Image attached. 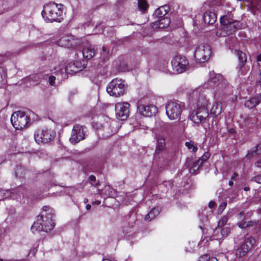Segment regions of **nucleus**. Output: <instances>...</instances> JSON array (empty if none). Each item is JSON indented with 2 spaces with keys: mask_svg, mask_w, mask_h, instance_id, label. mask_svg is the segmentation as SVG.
I'll return each mask as SVG.
<instances>
[{
  "mask_svg": "<svg viewBox=\"0 0 261 261\" xmlns=\"http://www.w3.org/2000/svg\"><path fill=\"white\" fill-rule=\"evenodd\" d=\"M237 56L239 60V66L240 68H243L247 61L246 54L242 51L238 50L237 52Z\"/></svg>",
  "mask_w": 261,
  "mask_h": 261,
  "instance_id": "a878e982",
  "label": "nucleus"
},
{
  "mask_svg": "<svg viewBox=\"0 0 261 261\" xmlns=\"http://www.w3.org/2000/svg\"><path fill=\"white\" fill-rule=\"evenodd\" d=\"M127 89V85L124 80L116 78L109 83L107 87V92L111 95L118 97L124 94Z\"/></svg>",
  "mask_w": 261,
  "mask_h": 261,
  "instance_id": "39448f33",
  "label": "nucleus"
},
{
  "mask_svg": "<svg viewBox=\"0 0 261 261\" xmlns=\"http://www.w3.org/2000/svg\"><path fill=\"white\" fill-rule=\"evenodd\" d=\"M211 54V49L207 44H201L195 49L194 58L196 62L204 63L208 60Z\"/></svg>",
  "mask_w": 261,
  "mask_h": 261,
  "instance_id": "1a4fd4ad",
  "label": "nucleus"
},
{
  "mask_svg": "<svg viewBox=\"0 0 261 261\" xmlns=\"http://www.w3.org/2000/svg\"><path fill=\"white\" fill-rule=\"evenodd\" d=\"M82 54L85 58L89 60L94 56L95 50L91 45H88L84 48Z\"/></svg>",
  "mask_w": 261,
  "mask_h": 261,
  "instance_id": "b1692460",
  "label": "nucleus"
},
{
  "mask_svg": "<svg viewBox=\"0 0 261 261\" xmlns=\"http://www.w3.org/2000/svg\"><path fill=\"white\" fill-rule=\"evenodd\" d=\"M210 85L212 87H217L218 90H223L227 85V82L220 74H217L214 71L210 72L208 79Z\"/></svg>",
  "mask_w": 261,
  "mask_h": 261,
  "instance_id": "9b49d317",
  "label": "nucleus"
},
{
  "mask_svg": "<svg viewBox=\"0 0 261 261\" xmlns=\"http://www.w3.org/2000/svg\"><path fill=\"white\" fill-rule=\"evenodd\" d=\"M59 43L62 46L74 48L81 44V41L74 36L67 35L61 37L59 40Z\"/></svg>",
  "mask_w": 261,
  "mask_h": 261,
  "instance_id": "f3484780",
  "label": "nucleus"
},
{
  "mask_svg": "<svg viewBox=\"0 0 261 261\" xmlns=\"http://www.w3.org/2000/svg\"><path fill=\"white\" fill-rule=\"evenodd\" d=\"M55 68V74L57 76L58 79L63 80L68 78V74H73L82 70L85 67L81 64L80 62L76 61L74 63H70L67 66L64 67L63 64L59 65V67Z\"/></svg>",
  "mask_w": 261,
  "mask_h": 261,
  "instance_id": "20e7f679",
  "label": "nucleus"
},
{
  "mask_svg": "<svg viewBox=\"0 0 261 261\" xmlns=\"http://www.w3.org/2000/svg\"><path fill=\"white\" fill-rule=\"evenodd\" d=\"M257 146L253 147L251 150L248 151L247 154V157L248 158L253 157L255 154L257 153Z\"/></svg>",
  "mask_w": 261,
  "mask_h": 261,
  "instance_id": "c9c22d12",
  "label": "nucleus"
},
{
  "mask_svg": "<svg viewBox=\"0 0 261 261\" xmlns=\"http://www.w3.org/2000/svg\"><path fill=\"white\" fill-rule=\"evenodd\" d=\"M156 210L157 211H161V210H159V208L158 207L157 208H153L152 209V210L150 212H154V211Z\"/></svg>",
  "mask_w": 261,
  "mask_h": 261,
  "instance_id": "603ef678",
  "label": "nucleus"
},
{
  "mask_svg": "<svg viewBox=\"0 0 261 261\" xmlns=\"http://www.w3.org/2000/svg\"><path fill=\"white\" fill-rule=\"evenodd\" d=\"M169 9V7L166 5L160 7L155 11L153 16L158 19L166 17L165 15L167 14Z\"/></svg>",
  "mask_w": 261,
  "mask_h": 261,
  "instance_id": "5701e85b",
  "label": "nucleus"
},
{
  "mask_svg": "<svg viewBox=\"0 0 261 261\" xmlns=\"http://www.w3.org/2000/svg\"><path fill=\"white\" fill-rule=\"evenodd\" d=\"M51 131L48 129H38L34 134V139L38 144L46 143L53 138Z\"/></svg>",
  "mask_w": 261,
  "mask_h": 261,
  "instance_id": "ddd939ff",
  "label": "nucleus"
},
{
  "mask_svg": "<svg viewBox=\"0 0 261 261\" xmlns=\"http://www.w3.org/2000/svg\"><path fill=\"white\" fill-rule=\"evenodd\" d=\"M202 164V161H201L200 160H198L193 163V165L190 168L189 170L190 172L193 174H196L197 173V171L199 169Z\"/></svg>",
  "mask_w": 261,
  "mask_h": 261,
  "instance_id": "c85d7f7f",
  "label": "nucleus"
},
{
  "mask_svg": "<svg viewBox=\"0 0 261 261\" xmlns=\"http://www.w3.org/2000/svg\"><path fill=\"white\" fill-rule=\"evenodd\" d=\"M84 128V126L80 125H75L73 126L71 137L69 139L71 143L73 144H76L85 139Z\"/></svg>",
  "mask_w": 261,
  "mask_h": 261,
  "instance_id": "4468645a",
  "label": "nucleus"
},
{
  "mask_svg": "<svg viewBox=\"0 0 261 261\" xmlns=\"http://www.w3.org/2000/svg\"><path fill=\"white\" fill-rule=\"evenodd\" d=\"M227 203L225 202H223L220 204L218 207V212H222L226 206Z\"/></svg>",
  "mask_w": 261,
  "mask_h": 261,
  "instance_id": "ea45409f",
  "label": "nucleus"
},
{
  "mask_svg": "<svg viewBox=\"0 0 261 261\" xmlns=\"http://www.w3.org/2000/svg\"><path fill=\"white\" fill-rule=\"evenodd\" d=\"M210 156V154L208 152H206L198 160H200L201 161H202L203 163V162L206 161L209 158Z\"/></svg>",
  "mask_w": 261,
  "mask_h": 261,
  "instance_id": "4c0bfd02",
  "label": "nucleus"
},
{
  "mask_svg": "<svg viewBox=\"0 0 261 261\" xmlns=\"http://www.w3.org/2000/svg\"><path fill=\"white\" fill-rule=\"evenodd\" d=\"M2 190L0 189V200H2Z\"/></svg>",
  "mask_w": 261,
  "mask_h": 261,
  "instance_id": "13d9d810",
  "label": "nucleus"
},
{
  "mask_svg": "<svg viewBox=\"0 0 261 261\" xmlns=\"http://www.w3.org/2000/svg\"><path fill=\"white\" fill-rule=\"evenodd\" d=\"M45 216L40 214L37 217L36 222L32 225L31 230L43 231L47 232L51 231L55 227V223L53 221V213H45Z\"/></svg>",
  "mask_w": 261,
  "mask_h": 261,
  "instance_id": "7ed1b4c3",
  "label": "nucleus"
},
{
  "mask_svg": "<svg viewBox=\"0 0 261 261\" xmlns=\"http://www.w3.org/2000/svg\"><path fill=\"white\" fill-rule=\"evenodd\" d=\"M91 205L90 204H87V205H86V210H87V211L90 210V208H91Z\"/></svg>",
  "mask_w": 261,
  "mask_h": 261,
  "instance_id": "3c124183",
  "label": "nucleus"
},
{
  "mask_svg": "<svg viewBox=\"0 0 261 261\" xmlns=\"http://www.w3.org/2000/svg\"><path fill=\"white\" fill-rule=\"evenodd\" d=\"M148 5L146 0H138V7L143 12L146 11Z\"/></svg>",
  "mask_w": 261,
  "mask_h": 261,
  "instance_id": "473e14b6",
  "label": "nucleus"
},
{
  "mask_svg": "<svg viewBox=\"0 0 261 261\" xmlns=\"http://www.w3.org/2000/svg\"><path fill=\"white\" fill-rule=\"evenodd\" d=\"M171 65L174 71L177 73H181L186 71L189 61L185 57L177 55L172 59Z\"/></svg>",
  "mask_w": 261,
  "mask_h": 261,
  "instance_id": "9d476101",
  "label": "nucleus"
},
{
  "mask_svg": "<svg viewBox=\"0 0 261 261\" xmlns=\"http://www.w3.org/2000/svg\"><path fill=\"white\" fill-rule=\"evenodd\" d=\"M238 225L241 228L249 229L256 226L257 223L256 221H250L247 219H245L244 220L239 221L238 223Z\"/></svg>",
  "mask_w": 261,
  "mask_h": 261,
  "instance_id": "4be33fe9",
  "label": "nucleus"
},
{
  "mask_svg": "<svg viewBox=\"0 0 261 261\" xmlns=\"http://www.w3.org/2000/svg\"><path fill=\"white\" fill-rule=\"evenodd\" d=\"M165 141L162 137H159L157 140V145L155 150V154H159L165 148Z\"/></svg>",
  "mask_w": 261,
  "mask_h": 261,
  "instance_id": "bb28decb",
  "label": "nucleus"
},
{
  "mask_svg": "<svg viewBox=\"0 0 261 261\" xmlns=\"http://www.w3.org/2000/svg\"><path fill=\"white\" fill-rule=\"evenodd\" d=\"M98 28V25L97 24H96L95 28L96 29V28Z\"/></svg>",
  "mask_w": 261,
  "mask_h": 261,
  "instance_id": "052dcab7",
  "label": "nucleus"
},
{
  "mask_svg": "<svg viewBox=\"0 0 261 261\" xmlns=\"http://www.w3.org/2000/svg\"><path fill=\"white\" fill-rule=\"evenodd\" d=\"M154 213H147V214L145 216V219L146 221H150L151 219L150 217V214H153Z\"/></svg>",
  "mask_w": 261,
  "mask_h": 261,
  "instance_id": "37998d69",
  "label": "nucleus"
},
{
  "mask_svg": "<svg viewBox=\"0 0 261 261\" xmlns=\"http://www.w3.org/2000/svg\"><path fill=\"white\" fill-rule=\"evenodd\" d=\"M232 229V227L228 225L220 228H216L214 229L211 239L219 241L224 240L230 234Z\"/></svg>",
  "mask_w": 261,
  "mask_h": 261,
  "instance_id": "dca6fc26",
  "label": "nucleus"
},
{
  "mask_svg": "<svg viewBox=\"0 0 261 261\" xmlns=\"http://www.w3.org/2000/svg\"><path fill=\"white\" fill-rule=\"evenodd\" d=\"M215 205H216V203L213 201H210L208 203V206L211 208H212L213 207H214L215 206Z\"/></svg>",
  "mask_w": 261,
  "mask_h": 261,
  "instance_id": "79ce46f5",
  "label": "nucleus"
},
{
  "mask_svg": "<svg viewBox=\"0 0 261 261\" xmlns=\"http://www.w3.org/2000/svg\"><path fill=\"white\" fill-rule=\"evenodd\" d=\"M251 180L255 181L258 184H261V175H258L252 177L251 179Z\"/></svg>",
  "mask_w": 261,
  "mask_h": 261,
  "instance_id": "58836bf2",
  "label": "nucleus"
},
{
  "mask_svg": "<svg viewBox=\"0 0 261 261\" xmlns=\"http://www.w3.org/2000/svg\"><path fill=\"white\" fill-rule=\"evenodd\" d=\"M11 121L15 128L22 129L28 124L29 117L24 112L17 111L12 114Z\"/></svg>",
  "mask_w": 261,
  "mask_h": 261,
  "instance_id": "6e6552de",
  "label": "nucleus"
},
{
  "mask_svg": "<svg viewBox=\"0 0 261 261\" xmlns=\"http://www.w3.org/2000/svg\"><path fill=\"white\" fill-rule=\"evenodd\" d=\"M261 103V94L259 93L246 100L245 102V107L251 109Z\"/></svg>",
  "mask_w": 261,
  "mask_h": 261,
  "instance_id": "412c9836",
  "label": "nucleus"
},
{
  "mask_svg": "<svg viewBox=\"0 0 261 261\" xmlns=\"http://www.w3.org/2000/svg\"><path fill=\"white\" fill-rule=\"evenodd\" d=\"M170 23V19L168 17H164L158 19L154 22V25L158 27L159 28H165L167 27Z\"/></svg>",
  "mask_w": 261,
  "mask_h": 261,
  "instance_id": "393cba45",
  "label": "nucleus"
},
{
  "mask_svg": "<svg viewBox=\"0 0 261 261\" xmlns=\"http://www.w3.org/2000/svg\"><path fill=\"white\" fill-rule=\"evenodd\" d=\"M238 176V174L237 173H234L233 175L231 177V180H235L236 178Z\"/></svg>",
  "mask_w": 261,
  "mask_h": 261,
  "instance_id": "49530a36",
  "label": "nucleus"
},
{
  "mask_svg": "<svg viewBox=\"0 0 261 261\" xmlns=\"http://www.w3.org/2000/svg\"><path fill=\"white\" fill-rule=\"evenodd\" d=\"M220 23L222 25L221 30L226 32V35H229L235 32L240 27L239 21L223 16L220 18Z\"/></svg>",
  "mask_w": 261,
  "mask_h": 261,
  "instance_id": "0eeeda50",
  "label": "nucleus"
},
{
  "mask_svg": "<svg viewBox=\"0 0 261 261\" xmlns=\"http://www.w3.org/2000/svg\"><path fill=\"white\" fill-rule=\"evenodd\" d=\"M43 210L45 211H53V209L50 206H44L43 207Z\"/></svg>",
  "mask_w": 261,
  "mask_h": 261,
  "instance_id": "c03bdc74",
  "label": "nucleus"
},
{
  "mask_svg": "<svg viewBox=\"0 0 261 261\" xmlns=\"http://www.w3.org/2000/svg\"><path fill=\"white\" fill-rule=\"evenodd\" d=\"M228 217L226 216H224L222 217L220 220H219L218 222V225L216 228H221L223 227H225L227 224V222H228Z\"/></svg>",
  "mask_w": 261,
  "mask_h": 261,
  "instance_id": "2f4dec72",
  "label": "nucleus"
},
{
  "mask_svg": "<svg viewBox=\"0 0 261 261\" xmlns=\"http://www.w3.org/2000/svg\"><path fill=\"white\" fill-rule=\"evenodd\" d=\"M257 61L258 62L261 61V53L257 56Z\"/></svg>",
  "mask_w": 261,
  "mask_h": 261,
  "instance_id": "8fccbe9b",
  "label": "nucleus"
},
{
  "mask_svg": "<svg viewBox=\"0 0 261 261\" xmlns=\"http://www.w3.org/2000/svg\"><path fill=\"white\" fill-rule=\"evenodd\" d=\"M184 107L179 101H169L166 105V113L170 120L179 119Z\"/></svg>",
  "mask_w": 261,
  "mask_h": 261,
  "instance_id": "423d86ee",
  "label": "nucleus"
},
{
  "mask_svg": "<svg viewBox=\"0 0 261 261\" xmlns=\"http://www.w3.org/2000/svg\"><path fill=\"white\" fill-rule=\"evenodd\" d=\"M63 7L62 4L50 2L44 6L42 15L46 22H61L62 19Z\"/></svg>",
  "mask_w": 261,
  "mask_h": 261,
  "instance_id": "f03ea898",
  "label": "nucleus"
},
{
  "mask_svg": "<svg viewBox=\"0 0 261 261\" xmlns=\"http://www.w3.org/2000/svg\"><path fill=\"white\" fill-rule=\"evenodd\" d=\"M203 20L205 24L212 25L217 20V15L212 11H206L203 15Z\"/></svg>",
  "mask_w": 261,
  "mask_h": 261,
  "instance_id": "aec40b11",
  "label": "nucleus"
},
{
  "mask_svg": "<svg viewBox=\"0 0 261 261\" xmlns=\"http://www.w3.org/2000/svg\"><path fill=\"white\" fill-rule=\"evenodd\" d=\"M260 75L261 76V71H260Z\"/></svg>",
  "mask_w": 261,
  "mask_h": 261,
  "instance_id": "0e129e2a",
  "label": "nucleus"
},
{
  "mask_svg": "<svg viewBox=\"0 0 261 261\" xmlns=\"http://www.w3.org/2000/svg\"><path fill=\"white\" fill-rule=\"evenodd\" d=\"M93 203L98 205L100 204V201L97 200V201H95Z\"/></svg>",
  "mask_w": 261,
  "mask_h": 261,
  "instance_id": "5fc2aeb1",
  "label": "nucleus"
},
{
  "mask_svg": "<svg viewBox=\"0 0 261 261\" xmlns=\"http://www.w3.org/2000/svg\"><path fill=\"white\" fill-rule=\"evenodd\" d=\"M193 100L197 102L198 107L196 110H194L191 114V120L196 124L208 122L209 120V113L206 106L207 105L205 95L201 93L199 89L194 90L191 95Z\"/></svg>",
  "mask_w": 261,
  "mask_h": 261,
  "instance_id": "f257e3e1",
  "label": "nucleus"
},
{
  "mask_svg": "<svg viewBox=\"0 0 261 261\" xmlns=\"http://www.w3.org/2000/svg\"><path fill=\"white\" fill-rule=\"evenodd\" d=\"M244 190L245 191H248L250 190V188L249 187H246L244 188Z\"/></svg>",
  "mask_w": 261,
  "mask_h": 261,
  "instance_id": "864d4df0",
  "label": "nucleus"
},
{
  "mask_svg": "<svg viewBox=\"0 0 261 261\" xmlns=\"http://www.w3.org/2000/svg\"><path fill=\"white\" fill-rule=\"evenodd\" d=\"M208 261H218L217 258L215 257H210Z\"/></svg>",
  "mask_w": 261,
  "mask_h": 261,
  "instance_id": "09e8293b",
  "label": "nucleus"
},
{
  "mask_svg": "<svg viewBox=\"0 0 261 261\" xmlns=\"http://www.w3.org/2000/svg\"><path fill=\"white\" fill-rule=\"evenodd\" d=\"M88 182L94 187H97L99 185V182L97 180L94 175H91L88 178Z\"/></svg>",
  "mask_w": 261,
  "mask_h": 261,
  "instance_id": "72a5a7b5",
  "label": "nucleus"
},
{
  "mask_svg": "<svg viewBox=\"0 0 261 261\" xmlns=\"http://www.w3.org/2000/svg\"><path fill=\"white\" fill-rule=\"evenodd\" d=\"M244 214L245 213H239L238 218L240 219L243 218L244 217H245Z\"/></svg>",
  "mask_w": 261,
  "mask_h": 261,
  "instance_id": "de8ad7c7",
  "label": "nucleus"
},
{
  "mask_svg": "<svg viewBox=\"0 0 261 261\" xmlns=\"http://www.w3.org/2000/svg\"><path fill=\"white\" fill-rule=\"evenodd\" d=\"M137 111L142 116L150 117L155 115L158 110L156 107L153 105H145L141 102H138L137 103Z\"/></svg>",
  "mask_w": 261,
  "mask_h": 261,
  "instance_id": "a211bd4d",
  "label": "nucleus"
},
{
  "mask_svg": "<svg viewBox=\"0 0 261 261\" xmlns=\"http://www.w3.org/2000/svg\"><path fill=\"white\" fill-rule=\"evenodd\" d=\"M255 166L257 167H261V160L257 161L255 163Z\"/></svg>",
  "mask_w": 261,
  "mask_h": 261,
  "instance_id": "a18cd8bd",
  "label": "nucleus"
},
{
  "mask_svg": "<svg viewBox=\"0 0 261 261\" xmlns=\"http://www.w3.org/2000/svg\"><path fill=\"white\" fill-rule=\"evenodd\" d=\"M102 50H103V52H104V51H105V47H102Z\"/></svg>",
  "mask_w": 261,
  "mask_h": 261,
  "instance_id": "680f3d73",
  "label": "nucleus"
},
{
  "mask_svg": "<svg viewBox=\"0 0 261 261\" xmlns=\"http://www.w3.org/2000/svg\"><path fill=\"white\" fill-rule=\"evenodd\" d=\"M234 130L233 129H230L229 130V132H230V133H234Z\"/></svg>",
  "mask_w": 261,
  "mask_h": 261,
  "instance_id": "bf43d9fd",
  "label": "nucleus"
},
{
  "mask_svg": "<svg viewBox=\"0 0 261 261\" xmlns=\"http://www.w3.org/2000/svg\"><path fill=\"white\" fill-rule=\"evenodd\" d=\"M230 186H232L233 185V182L232 180H230L228 183Z\"/></svg>",
  "mask_w": 261,
  "mask_h": 261,
  "instance_id": "6e6d98bb",
  "label": "nucleus"
},
{
  "mask_svg": "<svg viewBox=\"0 0 261 261\" xmlns=\"http://www.w3.org/2000/svg\"><path fill=\"white\" fill-rule=\"evenodd\" d=\"M26 172L27 170L23 167L22 166H17L15 170L16 177L22 178L25 175Z\"/></svg>",
  "mask_w": 261,
  "mask_h": 261,
  "instance_id": "7c9ffc66",
  "label": "nucleus"
},
{
  "mask_svg": "<svg viewBox=\"0 0 261 261\" xmlns=\"http://www.w3.org/2000/svg\"><path fill=\"white\" fill-rule=\"evenodd\" d=\"M115 193V191L109 186H105L103 190V194L108 197L112 198Z\"/></svg>",
  "mask_w": 261,
  "mask_h": 261,
  "instance_id": "c756f323",
  "label": "nucleus"
},
{
  "mask_svg": "<svg viewBox=\"0 0 261 261\" xmlns=\"http://www.w3.org/2000/svg\"><path fill=\"white\" fill-rule=\"evenodd\" d=\"M222 108L218 103H215L211 109L210 115H213L216 117L221 113Z\"/></svg>",
  "mask_w": 261,
  "mask_h": 261,
  "instance_id": "cd10ccee",
  "label": "nucleus"
},
{
  "mask_svg": "<svg viewBox=\"0 0 261 261\" xmlns=\"http://www.w3.org/2000/svg\"><path fill=\"white\" fill-rule=\"evenodd\" d=\"M185 145L188 149H192V151L193 152H196L197 150V147L194 145V142L192 141L187 142H186Z\"/></svg>",
  "mask_w": 261,
  "mask_h": 261,
  "instance_id": "f704fd0d",
  "label": "nucleus"
},
{
  "mask_svg": "<svg viewBox=\"0 0 261 261\" xmlns=\"http://www.w3.org/2000/svg\"><path fill=\"white\" fill-rule=\"evenodd\" d=\"M22 191H24V190L22 187H20L17 190H2V200L9 198L18 200L21 197L20 193L22 195L23 194V192H22Z\"/></svg>",
  "mask_w": 261,
  "mask_h": 261,
  "instance_id": "6ab92c4d",
  "label": "nucleus"
},
{
  "mask_svg": "<svg viewBox=\"0 0 261 261\" xmlns=\"http://www.w3.org/2000/svg\"><path fill=\"white\" fill-rule=\"evenodd\" d=\"M130 105L129 103L118 102L115 105L116 116L120 120H125L129 114Z\"/></svg>",
  "mask_w": 261,
  "mask_h": 261,
  "instance_id": "f8f14e48",
  "label": "nucleus"
},
{
  "mask_svg": "<svg viewBox=\"0 0 261 261\" xmlns=\"http://www.w3.org/2000/svg\"><path fill=\"white\" fill-rule=\"evenodd\" d=\"M56 80V77L55 76H50L49 78V83L50 85L53 86L55 84V81Z\"/></svg>",
  "mask_w": 261,
  "mask_h": 261,
  "instance_id": "a19ab883",
  "label": "nucleus"
},
{
  "mask_svg": "<svg viewBox=\"0 0 261 261\" xmlns=\"http://www.w3.org/2000/svg\"><path fill=\"white\" fill-rule=\"evenodd\" d=\"M103 261H110V260H108V259H104V260H103Z\"/></svg>",
  "mask_w": 261,
  "mask_h": 261,
  "instance_id": "e2e57ef3",
  "label": "nucleus"
},
{
  "mask_svg": "<svg viewBox=\"0 0 261 261\" xmlns=\"http://www.w3.org/2000/svg\"><path fill=\"white\" fill-rule=\"evenodd\" d=\"M257 84L260 86L261 88V78L260 80L257 82Z\"/></svg>",
  "mask_w": 261,
  "mask_h": 261,
  "instance_id": "4d7b16f0",
  "label": "nucleus"
},
{
  "mask_svg": "<svg viewBox=\"0 0 261 261\" xmlns=\"http://www.w3.org/2000/svg\"><path fill=\"white\" fill-rule=\"evenodd\" d=\"M210 255L208 254H205L201 255L198 261H208L210 259Z\"/></svg>",
  "mask_w": 261,
  "mask_h": 261,
  "instance_id": "e433bc0d",
  "label": "nucleus"
},
{
  "mask_svg": "<svg viewBox=\"0 0 261 261\" xmlns=\"http://www.w3.org/2000/svg\"><path fill=\"white\" fill-rule=\"evenodd\" d=\"M255 242V240L253 237L245 239L241 246L237 250L236 256L239 257L244 256L251 249Z\"/></svg>",
  "mask_w": 261,
  "mask_h": 261,
  "instance_id": "2eb2a0df",
  "label": "nucleus"
}]
</instances>
